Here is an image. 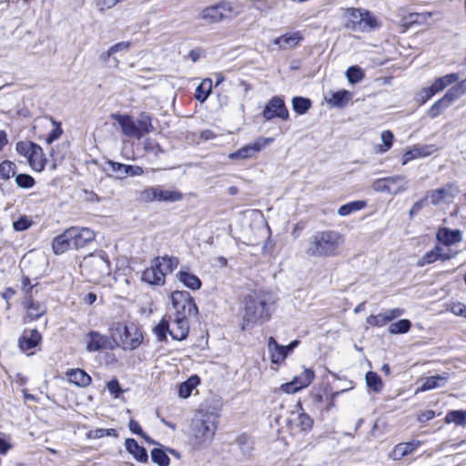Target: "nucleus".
Instances as JSON below:
<instances>
[{"mask_svg":"<svg viewBox=\"0 0 466 466\" xmlns=\"http://www.w3.org/2000/svg\"><path fill=\"white\" fill-rule=\"evenodd\" d=\"M276 295L268 290H253L244 297L243 327L268 321L275 310Z\"/></svg>","mask_w":466,"mask_h":466,"instance_id":"nucleus-1","label":"nucleus"},{"mask_svg":"<svg viewBox=\"0 0 466 466\" xmlns=\"http://www.w3.org/2000/svg\"><path fill=\"white\" fill-rule=\"evenodd\" d=\"M217 416L208 411H199L191 420L188 431L190 446L197 451L208 447L217 431Z\"/></svg>","mask_w":466,"mask_h":466,"instance_id":"nucleus-2","label":"nucleus"},{"mask_svg":"<svg viewBox=\"0 0 466 466\" xmlns=\"http://www.w3.org/2000/svg\"><path fill=\"white\" fill-rule=\"evenodd\" d=\"M343 241V237L338 231H317L309 239L306 253L309 257H333L339 254Z\"/></svg>","mask_w":466,"mask_h":466,"instance_id":"nucleus-3","label":"nucleus"},{"mask_svg":"<svg viewBox=\"0 0 466 466\" xmlns=\"http://www.w3.org/2000/svg\"><path fill=\"white\" fill-rule=\"evenodd\" d=\"M242 11L238 3L223 0L203 8L198 18L207 24H217L238 16Z\"/></svg>","mask_w":466,"mask_h":466,"instance_id":"nucleus-4","label":"nucleus"},{"mask_svg":"<svg viewBox=\"0 0 466 466\" xmlns=\"http://www.w3.org/2000/svg\"><path fill=\"white\" fill-rule=\"evenodd\" d=\"M178 265L175 257H157L151 261L149 268L142 274V280L150 285H163L167 274L171 273Z\"/></svg>","mask_w":466,"mask_h":466,"instance_id":"nucleus-5","label":"nucleus"},{"mask_svg":"<svg viewBox=\"0 0 466 466\" xmlns=\"http://www.w3.org/2000/svg\"><path fill=\"white\" fill-rule=\"evenodd\" d=\"M346 27L354 32H367L380 26L373 15L365 9L349 8L346 10Z\"/></svg>","mask_w":466,"mask_h":466,"instance_id":"nucleus-6","label":"nucleus"},{"mask_svg":"<svg viewBox=\"0 0 466 466\" xmlns=\"http://www.w3.org/2000/svg\"><path fill=\"white\" fill-rule=\"evenodd\" d=\"M81 268L90 281L96 282L110 274V262L101 253L89 254L84 258Z\"/></svg>","mask_w":466,"mask_h":466,"instance_id":"nucleus-7","label":"nucleus"},{"mask_svg":"<svg viewBox=\"0 0 466 466\" xmlns=\"http://www.w3.org/2000/svg\"><path fill=\"white\" fill-rule=\"evenodd\" d=\"M112 338L114 346L117 345L125 350L137 349L142 342V334L135 326H123L118 323L115 328Z\"/></svg>","mask_w":466,"mask_h":466,"instance_id":"nucleus-8","label":"nucleus"},{"mask_svg":"<svg viewBox=\"0 0 466 466\" xmlns=\"http://www.w3.org/2000/svg\"><path fill=\"white\" fill-rule=\"evenodd\" d=\"M171 303L175 309L174 316L188 319L198 314L193 297L186 290H177L171 294Z\"/></svg>","mask_w":466,"mask_h":466,"instance_id":"nucleus-9","label":"nucleus"},{"mask_svg":"<svg viewBox=\"0 0 466 466\" xmlns=\"http://www.w3.org/2000/svg\"><path fill=\"white\" fill-rule=\"evenodd\" d=\"M182 193L175 189H166L160 186L146 187L140 192L143 202H177L182 199Z\"/></svg>","mask_w":466,"mask_h":466,"instance_id":"nucleus-10","label":"nucleus"},{"mask_svg":"<svg viewBox=\"0 0 466 466\" xmlns=\"http://www.w3.org/2000/svg\"><path fill=\"white\" fill-rule=\"evenodd\" d=\"M262 116L266 120L280 118L288 120L289 114L284 100L279 96H273L265 106Z\"/></svg>","mask_w":466,"mask_h":466,"instance_id":"nucleus-11","label":"nucleus"},{"mask_svg":"<svg viewBox=\"0 0 466 466\" xmlns=\"http://www.w3.org/2000/svg\"><path fill=\"white\" fill-rule=\"evenodd\" d=\"M114 347L113 338L102 335L97 331H90L86 335V350L90 352L100 350H110Z\"/></svg>","mask_w":466,"mask_h":466,"instance_id":"nucleus-12","label":"nucleus"},{"mask_svg":"<svg viewBox=\"0 0 466 466\" xmlns=\"http://www.w3.org/2000/svg\"><path fill=\"white\" fill-rule=\"evenodd\" d=\"M272 138H259L252 144L244 146L236 152L230 153L228 158L235 159H247L253 157L254 154L259 152L266 145L272 142Z\"/></svg>","mask_w":466,"mask_h":466,"instance_id":"nucleus-13","label":"nucleus"},{"mask_svg":"<svg viewBox=\"0 0 466 466\" xmlns=\"http://www.w3.org/2000/svg\"><path fill=\"white\" fill-rule=\"evenodd\" d=\"M74 249L86 247L95 239V233L88 228L72 227L68 228Z\"/></svg>","mask_w":466,"mask_h":466,"instance_id":"nucleus-14","label":"nucleus"},{"mask_svg":"<svg viewBox=\"0 0 466 466\" xmlns=\"http://www.w3.org/2000/svg\"><path fill=\"white\" fill-rule=\"evenodd\" d=\"M314 379V372L309 369L304 371L298 377H295L292 381L281 385V390L288 393H295L298 390L309 386Z\"/></svg>","mask_w":466,"mask_h":466,"instance_id":"nucleus-15","label":"nucleus"},{"mask_svg":"<svg viewBox=\"0 0 466 466\" xmlns=\"http://www.w3.org/2000/svg\"><path fill=\"white\" fill-rule=\"evenodd\" d=\"M111 118L116 121L125 136L140 139L139 132L137 128V122L132 116L128 115L112 114Z\"/></svg>","mask_w":466,"mask_h":466,"instance_id":"nucleus-16","label":"nucleus"},{"mask_svg":"<svg viewBox=\"0 0 466 466\" xmlns=\"http://www.w3.org/2000/svg\"><path fill=\"white\" fill-rule=\"evenodd\" d=\"M460 193V188L455 183H449L443 187L432 190L428 198L432 205H438L446 198H453Z\"/></svg>","mask_w":466,"mask_h":466,"instance_id":"nucleus-17","label":"nucleus"},{"mask_svg":"<svg viewBox=\"0 0 466 466\" xmlns=\"http://www.w3.org/2000/svg\"><path fill=\"white\" fill-rule=\"evenodd\" d=\"M436 239L442 245L450 247L462 241V233L460 229L441 228L436 232Z\"/></svg>","mask_w":466,"mask_h":466,"instance_id":"nucleus-18","label":"nucleus"},{"mask_svg":"<svg viewBox=\"0 0 466 466\" xmlns=\"http://www.w3.org/2000/svg\"><path fill=\"white\" fill-rule=\"evenodd\" d=\"M23 304L26 309V318L30 320L38 319L46 312V306L45 303L35 300L32 296L25 298Z\"/></svg>","mask_w":466,"mask_h":466,"instance_id":"nucleus-19","label":"nucleus"},{"mask_svg":"<svg viewBox=\"0 0 466 466\" xmlns=\"http://www.w3.org/2000/svg\"><path fill=\"white\" fill-rule=\"evenodd\" d=\"M188 330V319L174 316L169 330V335L172 339L182 340L187 336Z\"/></svg>","mask_w":466,"mask_h":466,"instance_id":"nucleus-20","label":"nucleus"},{"mask_svg":"<svg viewBox=\"0 0 466 466\" xmlns=\"http://www.w3.org/2000/svg\"><path fill=\"white\" fill-rule=\"evenodd\" d=\"M303 40L300 32L288 33L277 37L273 40V44L279 46V49H292L295 48Z\"/></svg>","mask_w":466,"mask_h":466,"instance_id":"nucleus-21","label":"nucleus"},{"mask_svg":"<svg viewBox=\"0 0 466 466\" xmlns=\"http://www.w3.org/2000/svg\"><path fill=\"white\" fill-rule=\"evenodd\" d=\"M268 350L273 364H282L288 356L284 346L279 345L273 337H269L268 339Z\"/></svg>","mask_w":466,"mask_h":466,"instance_id":"nucleus-22","label":"nucleus"},{"mask_svg":"<svg viewBox=\"0 0 466 466\" xmlns=\"http://www.w3.org/2000/svg\"><path fill=\"white\" fill-rule=\"evenodd\" d=\"M290 423L299 428L300 431H309L312 427L313 420L311 418L303 411L300 404H298L296 410L292 412Z\"/></svg>","mask_w":466,"mask_h":466,"instance_id":"nucleus-23","label":"nucleus"},{"mask_svg":"<svg viewBox=\"0 0 466 466\" xmlns=\"http://www.w3.org/2000/svg\"><path fill=\"white\" fill-rule=\"evenodd\" d=\"M52 248L56 255L63 254L69 249H74L68 228L54 238Z\"/></svg>","mask_w":466,"mask_h":466,"instance_id":"nucleus-24","label":"nucleus"},{"mask_svg":"<svg viewBox=\"0 0 466 466\" xmlns=\"http://www.w3.org/2000/svg\"><path fill=\"white\" fill-rule=\"evenodd\" d=\"M42 339L41 334L36 329L25 331L19 339V346L23 351H26L36 347Z\"/></svg>","mask_w":466,"mask_h":466,"instance_id":"nucleus-25","label":"nucleus"},{"mask_svg":"<svg viewBox=\"0 0 466 466\" xmlns=\"http://www.w3.org/2000/svg\"><path fill=\"white\" fill-rule=\"evenodd\" d=\"M66 376L69 382L82 388L87 387L92 381L91 377L81 369L71 370Z\"/></svg>","mask_w":466,"mask_h":466,"instance_id":"nucleus-26","label":"nucleus"},{"mask_svg":"<svg viewBox=\"0 0 466 466\" xmlns=\"http://www.w3.org/2000/svg\"><path fill=\"white\" fill-rule=\"evenodd\" d=\"M125 447L137 461L146 462L147 461L148 456L147 450L144 447L139 446L134 439H127Z\"/></svg>","mask_w":466,"mask_h":466,"instance_id":"nucleus-27","label":"nucleus"},{"mask_svg":"<svg viewBox=\"0 0 466 466\" xmlns=\"http://www.w3.org/2000/svg\"><path fill=\"white\" fill-rule=\"evenodd\" d=\"M27 162L33 170L40 172L45 168L46 159L43 149L40 146H36L31 155L27 158Z\"/></svg>","mask_w":466,"mask_h":466,"instance_id":"nucleus-28","label":"nucleus"},{"mask_svg":"<svg viewBox=\"0 0 466 466\" xmlns=\"http://www.w3.org/2000/svg\"><path fill=\"white\" fill-rule=\"evenodd\" d=\"M449 380L448 374L444 373L441 375H436L428 377L424 380L422 385L420 387L419 390L426 391L431 390L436 388L443 387Z\"/></svg>","mask_w":466,"mask_h":466,"instance_id":"nucleus-29","label":"nucleus"},{"mask_svg":"<svg viewBox=\"0 0 466 466\" xmlns=\"http://www.w3.org/2000/svg\"><path fill=\"white\" fill-rule=\"evenodd\" d=\"M137 122V128L139 132V138H142L147 134L154 131L152 125V118L148 113L142 112L139 114Z\"/></svg>","mask_w":466,"mask_h":466,"instance_id":"nucleus-30","label":"nucleus"},{"mask_svg":"<svg viewBox=\"0 0 466 466\" xmlns=\"http://www.w3.org/2000/svg\"><path fill=\"white\" fill-rule=\"evenodd\" d=\"M177 276L179 281L188 289L198 290L201 288V281L199 278L192 273L187 271H179Z\"/></svg>","mask_w":466,"mask_h":466,"instance_id":"nucleus-31","label":"nucleus"},{"mask_svg":"<svg viewBox=\"0 0 466 466\" xmlns=\"http://www.w3.org/2000/svg\"><path fill=\"white\" fill-rule=\"evenodd\" d=\"M459 80V76L457 74H449L442 77H439L434 80L431 84V87L435 93H439L444 90L448 86L453 84L454 82Z\"/></svg>","mask_w":466,"mask_h":466,"instance_id":"nucleus-32","label":"nucleus"},{"mask_svg":"<svg viewBox=\"0 0 466 466\" xmlns=\"http://www.w3.org/2000/svg\"><path fill=\"white\" fill-rule=\"evenodd\" d=\"M199 384L198 376H191L188 380L182 382L178 387V395L186 399L190 396L192 390Z\"/></svg>","mask_w":466,"mask_h":466,"instance_id":"nucleus-33","label":"nucleus"},{"mask_svg":"<svg viewBox=\"0 0 466 466\" xmlns=\"http://www.w3.org/2000/svg\"><path fill=\"white\" fill-rule=\"evenodd\" d=\"M366 206L367 202L364 200H356L349 202L339 207V208L338 209V214L341 217L349 216L355 211L365 208Z\"/></svg>","mask_w":466,"mask_h":466,"instance_id":"nucleus-34","label":"nucleus"},{"mask_svg":"<svg viewBox=\"0 0 466 466\" xmlns=\"http://www.w3.org/2000/svg\"><path fill=\"white\" fill-rule=\"evenodd\" d=\"M371 187L376 192H387V193H390L392 195H397V194L401 193V189L403 188V187H390V185H388V182H387V177L376 179L372 183Z\"/></svg>","mask_w":466,"mask_h":466,"instance_id":"nucleus-35","label":"nucleus"},{"mask_svg":"<svg viewBox=\"0 0 466 466\" xmlns=\"http://www.w3.org/2000/svg\"><path fill=\"white\" fill-rule=\"evenodd\" d=\"M212 81L204 79L196 88L195 98L200 102H204L211 93Z\"/></svg>","mask_w":466,"mask_h":466,"instance_id":"nucleus-36","label":"nucleus"},{"mask_svg":"<svg viewBox=\"0 0 466 466\" xmlns=\"http://www.w3.org/2000/svg\"><path fill=\"white\" fill-rule=\"evenodd\" d=\"M350 98L351 94L349 91L340 90L332 94L329 100V104L333 106L342 107L350 100Z\"/></svg>","mask_w":466,"mask_h":466,"instance_id":"nucleus-37","label":"nucleus"},{"mask_svg":"<svg viewBox=\"0 0 466 466\" xmlns=\"http://www.w3.org/2000/svg\"><path fill=\"white\" fill-rule=\"evenodd\" d=\"M292 109L299 115L305 114L311 106V101L302 96H295L291 101Z\"/></svg>","mask_w":466,"mask_h":466,"instance_id":"nucleus-38","label":"nucleus"},{"mask_svg":"<svg viewBox=\"0 0 466 466\" xmlns=\"http://www.w3.org/2000/svg\"><path fill=\"white\" fill-rule=\"evenodd\" d=\"M170 323L166 318H163L159 323L154 328V334L156 335L158 341H164L167 339V334L169 333Z\"/></svg>","mask_w":466,"mask_h":466,"instance_id":"nucleus-39","label":"nucleus"},{"mask_svg":"<svg viewBox=\"0 0 466 466\" xmlns=\"http://www.w3.org/2000/svg\"><path fill=\"white\" fill-rule=\"evenodd\" d=\"M16 171V166L10 160H5L0 163V178L8 180L15 176Z\"/></svg>","mask_w":466,"mask_h":466,"instance_id":"nucleus-40","label":"nucleus"},{"mask_svg":"<svg viewBox=\"0 0 466 466\" xmlns=\"http://www.w3.org/2000/svg\"><path fill=\"white\" fill-rule=\"evenodd\" d=\"M446 423H455L459 426L466 424V412L462 410H451L445 417Z\"/></svg>","mask_w":466,"mask_h":466,"instance_id":"nucleus-41","label":"nucleus"},{"mask_svg":"<svg viewBox=\"0 0 466 466\" xmlns=\"http://www.w3.org/2000/svg\"><path fill=\"white\" fill-rule=\"evenodd\" d=\"M465 93L462 85H456L451 87L442 98L451 106L455 100L459 99Z\"/></svg>","mask_w":466,"mask_h":466,"instance_id":"nucleus-42","label":"nucleus"},{"mask_svg":"<svg viewBox=\"0 0 466 466\" xmlns=\"http://www.w3.org/2000/svg\"><path fill=\"white\" fill-rule=\"evenodd\" d=\"M99 61L105 64L109 68H116L119 65V60L116 56V54L114 52H111L110 48L100 54Z\"/></svg>","mask_w":466,"mask_h":466,"instance_id":"nucleus-43","label":"nucleus"},{"mask_svg":"<svg viewBox=\"0 0 466 466\" xmlns=\"http://www.w3.org/2000/svg\"><path fill=\"white\" fill-rule=\"evenodd\" d=\"M411 323L409 319H403L391 323L389 327V332L391 334H403L410 330Z\"/></svg>","mask_w":466,"mask_h":466,"instance_id":"nucleus-44","label":"nucleus"},{"mask_svg":"<svg viewBox=\"0 0 466 466\" xmlns=\"http://www.w3.org/2000/svg\"><path fill=\"white\" fill-rule=\"evenodd\" d=\"M367 386L375 392H379L382 389V382L380 376L373 372L369 371L365 376Z\"/></svg>","mask_w":466,"mask_h":466,"instance_id":"nucleus-45","label":"nucleus"},{"mask_svg":"<svg viewBox=\"0 0 466 466\" xmlns=\"http://www.w3.org/2000/svg\"><path fill=\"white\" fill-rule=\"evenodd\" d=\"M346 76L350 84H357L363 79L364 72L360 66H352L347 69Z\"/></svg>","mask_w":466,"mask_h":466,"instance_id":"nucleus-46","label":"nucleus"},{"mask_svg":"<svg viewBox=\"0 0 466 466\" xmlns=\"http://www.w3.org/2000/svg\"><path fill=\"white\" fill-rule=\"evenodd\" d=\"M151 460L158 466H168L170 459L161 449L155 448L151 451Z\"/></svg>","mask_w":466,"mask_h":466,"instance_id":"nucleus-47","label":"nucleus"},{"mask_svg":"<svg viewBox=\"0 0 466 466\" xmlns=\"http://www.w3.org/2000/svg\"><path fill=\"white\" fill-rule=\"evenodd\" d=\"M237 444L238 445L243 456L250 457L253 451V442L252 441L245 436L241 435L237 439Z\"/></svg>","mask_w":466,"mask_h":466,"instance_id":"nucleus-48","label":"nucleus"},{"mask_svg":"<svg viewBox=\"0 0 466 466\" xmlns=\"http://www.w3.org/2000/svg\"><path fill=\"white\" fill-rule=\"evenodd\" d=\"M449 106H451L441 97L431 106V108L428 111V116L431 118H435L442 112H444V110L447 109Z\"/></svg>","mask_w":466,"mask_h":466,"instance_id":"nucleus-49","label":"nucleus"},{"mask_svg":"<svg viewBox=\"0 0 466 466\" xmlns=\"http://www.w3.org/2000/svg\"><path fill=\"white\" fill-rule=\"evenodd\" d=\"M87 436L90 439H101L106 436L116 438L118 434L115 429H96L90 431Z\"/></svg>","mask_w":466,"mask_h":466,"instance_id":"nucleus-50","label":"nucleus"},{"mask_svg":"<svg viewBox=\"0 0 466 466\" xmlns=\"http://www.w3.org/2000/svg\"><path fill=\"white\" fill-rule=\"evenodd\" d=\"M37 145L33 143V142H24V141H20L16 144L15 146V149L17 151L18 154L25 157L26 158L29 157V156L31 155V152H33V150L35 149V147H36Z\"/></svg>","mask_w":466,"mask_h":466,"instance_id":"nucleus-51","label":"nucleus"},{"mask_svg":"<svg viewBox=\"0 0 466 466\" xmlns=\"http://www.w3.org/2000/svg\"><path fill=\"white\" fill-rule=\"evenodd\" d=\"M439 260L437 256V250L434 247L432 249L426 252L418 261L417 266L418 267H423L428 264L434 263L435 261Z\"/></svg>","mask_w":466,"mask_h":466,"instance_id":"nucleus-52","label":"nucleus"},{"mask_svg":"<svg viewBox=\"0 0 466 466\" xmlns=\"http://www.w3.org/2000/svg\"><path fill=\"white\" fill-rule=\"evenodd\" d=\"M107 165H108L110 170L113 173H115L116 178H118V179L126 178L127 165L121 164L118 162H115V161H111V160L107 162Z\"/></svg>","mask_w":466,"mask_h":466,"instance_id":"nucleus-53","label":"nucleus"},{"mask_svg":"<svg viewBox=\"0 0 466 466\" xmlns=\"http://www.w3.org/2000/svg\"><path fill=\"white\" fill-rule=\"evenodd\" d=\"M387 182H388V185H390V187H403L401 189V192L408 189V181L406 180L405 177H403V176L397 175V176L388 177Z\"/></svg>","mask_w":466,"mask_h":466,"instance_id":"nucleus-54","label":"nucleus"},{"mask_svg":"<svg viewBox=\"0 0 466 466\" xmlns=\"http://www.w3.org/2000/svg\"><path fill=\"white\" fill-rule=\"evenodd\" d=\"M15 183L21 188H31L35 185V179L27 174H19L15 177Z\"/></svg>","mask_w":466,"mask_h":466,"instance_id":"nucleus-55","label":"nucleus"},{"mask_svg":"<svg viewBox=\"0 0 466 466\" xmlns=\"http://www.w3.org/2000/svg\"><path fill=\"white\" fill-rule=\"evenodd\" d=\"M420 445V441H412L406 443H400L396 447V451L400 452L401 455L411 453Z\"/></svg>","mask_w":466,"mask_h":466,"instance_id":"nucleus-56","label":"nucleus"},{"mask_svg":"<svg viewBox=\"0 0 466 466\" xmlns=\"http://www.w3.org/2000/svg\"><path fill=\"white\" fill-rule=\"evenodd\" d=\"M449 309L454 315L466 318V305L464 303L459 301L451 302Z\"/></svg>","mask_w":466,"mask_h":466,"instance_id":"nucleus-57","label":"nucleus"},{"mask_svg":"<svg viewBox=\"0 0 466 466\" xmlns=\"http://www.w3.org/2000/svg\"><path fill=\"white\" fill-rule=\"evenodd\" d=\"M52 123L53 125L55 126L54 129L48 134L47 137H46V143L47 144H51L52 142H54L55 140L58 139L62 133H63V130L60 127V124L57 123L56 120L52 119Z\"/></svg>","mask_w":466,"mask_h":466,"instance_id":"nucleus-58","label":"nucleus"},{"mask_svg":"<svg viewBox=\"0 0 466 466\" xmlns=\"http://www.w3.org/2000/svg\"><path fill=\"white\" fill-rule=\"evenodd\" d=\"M381 140L384 144V147H380L379 151L383 153L391 147L393 142V134L389 130L383 131L381 133Z\"/></svg>","mask_w":466,"mask_h":466,"instance_id":"nucleus-59","label":"nucleus"},{"mask_svg":"<svg viewBox=\"0 0 466 466\" xmlns=\"http://www.w3.org/2000/svg\"><path fill=\"white\" fill-rule=\"evenodd\" d=\"M366 323L370 326H374V327H382L385 324H387L386 320L384 319L383 313L369 316L366 319Z\"/></svg>","mask_w":466,"mask_h":466,"instance_id":"nucleus-60","label":"nucleus"},{"mask_svg":"<svg viewBox=\"0 0 466 466\" xmlns=\"http://www.w3.org/2000/svg\"><path fill=\"white\" fill-rule=\"evenodd\" d=\"M32 225V221L27 217H21L18 220L14 221L13 228L15 231H23Z\"/></svg>","mask_w":466,"mask_h":466,"instance_id":"nucleus-61","label":"nucleus"},{"mask_svg":"<svg viewBox=\"0 0 466 466\" xmlns=\"http://www.w3.org/2000/svg\"><path fill=\"white\" fill-rule=\"evenodd\" d=\"M435 248L437 250V256H438L439 260H441V261L450 260L452 258H454L456 255V253L451 252V250H446L444 248H442L441 246H435Z\"/></svg>","mask_w":466,"mask_h":466,"instance_id":"nucleus-62","label":"nucleus"},{"mask_svg":"<svg viewBox=\"0 0 466 466\" xmlns=\"http://www.w3.org/2000/svg\"><path fill=\"white\" fill-rule=\"evenodd\" d=\"M403 313H404V309H400V308H395V309H391L385 311L383 313V316H384V319L386 320V323H388V322L393 320L394 319L400 317L401 315H403Z\"/></svg>","mask_w":466,"mask_h":466,"instance_id":"nucleus-63","label":"nucleus"},{"mask_svg":"<svg viewBox=\"0 0 466 466\" xmlns=\"http://www.w3.org/2000/svg\"><path fill=\"white\" fill-rule=\"evenodd\" d=\"M22 291L25 294V298L31 297L33 294L34 285H31V280L27 276H23L21 279Z\"/></svg>","mask_w":466,"mask_h":466,"instance_id":"nucleus-64","label":"nucleus"}]
</instances>
